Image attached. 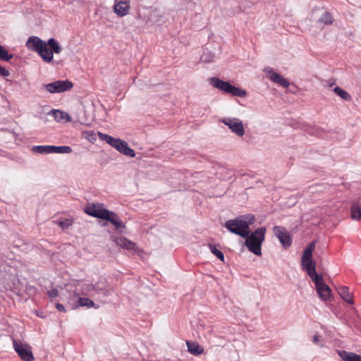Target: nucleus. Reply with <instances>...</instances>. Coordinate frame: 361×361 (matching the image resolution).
Returning a JSON list of instances; mask_svg holds the SVG:
<instances>
[{
	"label": "nucleus",
	"instance_id": "f257e3e1",
	"mask_svg": "<svg viewBox=\"0 0 361 361\" xmlns=\"http://www.w3.org/2000/svg\"><path fill=\"white\" fill-rule=\"evenodd\" d=\"M255 221V216L252 214H249L226 221L224 224V226L231 233L242 238H245L250 233V226L253 224Z\"/></svg>",
	"mask_w": 361,
	"mask_h": 361
},
{
	"label": "nucleus",
	"instance_id": "aec40b11",
	"mask_svg": "<svg viewBox=\"0 0 361 361\" xmlns=\"http://www.w3.org/2000/svg\"><path fill=\"white\" fill-rule=\"evenodd\" d=\"M44 41L39 37L32 36L28 38L26 42V47L32 51L37 52L41 46L44 44Z\"/></svg>",
	"mask_w": 361,
	"mask_h": 361
},
{
	"label": "nucleus",
	"instance_id": "423d86ee",
	"mask_svg": "<svg viewBox=\"0 0 361 361\" xmlns=\"http://www.w3.org/2000/svg\"><path fill=\"white\" fill-rule=\"evenodd\" d=\"M32 151L41 154H70L72 148L69 146L36 145L32 147Z\"/></svg>",
	"mask_w": 361,
	"mask_h": 361
},
{
	"label": "nucleus",
	"instance_id": "6e6552de",
	"mask_svg": "<svg viewBox=\"0 0 361 361\" xmlns=\"http://www.w3.org/2000/svg\"><path fill=\"white\" fill-rule=\"evenodd\" d=\"M73 84L68 80H56L51 83L44 84V89L49 93H61L71 90Z\"/></svg>",
	"mask_w": 361,
	"mask_h": 361
},
{
	"label": "nucleus",
	"instance_id": "20e7f679",
	"mask_svg": "<svg viewBox=\"0 0 361 361\" xmlns=\"http://www.w3.org/2000/svg\"><path fill=\"white\" fill-rule=\"evenodd\" d=\"M314 282L317 293L319 298L326 302H330L332 298V292L329 286L325 283L322 274H314L310 277Z\"/></svg>",
	"mask_w": 361,
	"mask_h": 361
},
{
	"label": "nucleus",
	"instance_id": "2eb2a0df",
	"mask_svg": "<svg viewBox=\"0 0 361 361\" xmlns=\"http://www.w3.org/2000/svg\"><path fill=\"white\" fill-rule=\"evenodd\" d=\"M267 77L272 82L277 83L284 88H287L290 85V82L287 79L284 78L279 73L275 72L271 67H265L263 69Z\"/></svg>",
	"mask_w": 361,
	"mask_h": 361
},
{
	"label": "nucleus",
	"instance_id": "f8f14e48",
	"mask_svg": "<svg viewBox=\"0 0 361 361\" xmlns=\"http://www.w3.org/2000/svg\"><path fill=\"white\" fill-rule=\"evenodd\" d=\"M225 126L239 137L245 134V128L242 121L237 118L225 117L221 120Z\"/></svg>",
	"mask_w": 361,
	"mask_h": 361
},
{
	"label": "nucleus",
	"instance_id": "ddd939ff",
	"mask_svg": "<svg viewBox=\"0 0 361 361\" xmlns=\"http://www.w3.org/2000/svg\"><path fill=\"white\" fill-rule=\"evenodd\" d=\"M273 232L284 248H288L291 245V236L285 227L281 226H275L273 228Z\"/></svg>",
	"mask_w": 361,
	"mask_h": 361
},
{
	"label": "nucleus",
	"instance_id": "58836bf2",
	"mask_svg": "<svg viewBox=\"0 0 361 361\" xmlns=\"http://www.w3.org/2000/svg\"><path fill=\"white\" fill-rule=\"evenodd\" d=\"M336 83V80L335 79H331L327 81L326 84L325 85L326 87H328L329 89L332 88L333 86L335 85Z\"/></svg>",
	"mask_w": 361,
	"mask_h": 361
},
{
	"label": "nucleus",
	"instance_id": "c85d7f7f",
	"mask_svg": "<svg viewBox=\"0 0 361 361\" xmlns=\"http://www.w3.org/2000/svg\"><path fill=\"white\" fill-rule=\"evenodd\" d=\"M48 44V46L50 47V50L52 51L53 53L59 54L62 48L60 46L59 43L54 39V38H50L47 42Z\"/></svg>",
	"mask_w": 361,
	"mask_h": 361
},
{
	"label": "nucleus",
	"instance_id": "2f4dec72",
	"mask_svg": "<svg viewBox=\"0 0 361 361\" xmlns=\"http://www.w3.org/2000/svg\"><path fill=\"white\" fill-rule=\"evenodd\" d=\"M324 331L326 337L329 341H332L336 339V336L337 334V331L335 327H328L324 330Z\"/></svg>",
	"mask_w": 361,
	"mask_h": 361
},
{
	"label": "nucleus",
	"instance_id": "b1692460",
	"mask_svg": "<svg viewBox=\"0 0 361 361\" xmlns=\"http://www.w3.org/2000/svg\"><path fill=\"white\" fill-rule=\"evenodd\" d=\"M188 350L193 355H200L204 352V348L196 342L188 341L186 342Z\"/></svg>",
	"mask_w": 361,
	"mask_h": 361
},
{
	"label": "nucleus",
	"instance_id": "7c9ffc66",
	"mask_svg": "<svg viewBox=\"0 0 361 361\" xmlns=\"http://www.w3.org/2000/svg\"><path fill=\"white\" fill-rule=\"evenodd\" d=\"M215 54L209 51H204L201 57L200 60L203 63H209L214 61Z\"/></svg>",
	"mask_w": 361,
	"mask_h": 361
},
{
	"label": "nucleus",
	"instance_id": "79ce46f5",
	"mask_svg": "<svg viewBox=\"0 0 361 361\" xmlns=\"http://www.w3.org/2000/svg\"><path fill=\"white\" fill-rule=\"evenodd\" d=\"M314 247V243H311L307 248H310L311 252H312Z\"/></svg>",
	"mask_w": 361,
	"mask_h": 361
},
{
	"label": "nucleus",
	"instance_id": "72a5a7b5",
	"mask_svg": "<svg viewBox=\"0 0 361 361\" xmlns=\"http://www.w3.org/2000/svg\"><path fill=\"white\" fill-rule=\"evenodd\" d=\"M340 98L345 101H351L352 97L346 91L340 89Z\"/></svg>",
	"mask_w": 361,
	"mask_h": 361
},
{
	"label": "nucleus",
	"instance_id": "4be33fe9",
	"mask_svg": "<svg viewBox=\"0 0 361 361\" xmlns=\"http://www.w3.org/2000/svg\"><path fill=\"white\" fill-rule=\"evenodd\" d=\"M43 59V61L46 63H50L53 60V54L52 51L48 48V44L47 42H44L42 46L39 48V49L37 52Z\"/></svg>",
	"mask_w": 361,
	"mask_h": 361
},
{
	"label": "nucleus",
	"instance_id": "39448f33",
	"mask_svg": "<svg viewBox=\"0 0 361 361\" xmlns=\"http://www.w3.org/2000/svg\"><path fill=\"white\" fill-rule=\"evenodd\" d=\"M340 298H341L348 305V317L350 321H354L357 311L354 306L353 293L350 291L348 286H340Z\"/></svg>",
	"mask_w": 361,
	"mask_h": 361
},
{
	"label": "nucleus",
	"instance_id": "393cba45",
	"mask_svg": "<svg viewBox=\"0 0 361 361\" xmlns=\"http://www.w3.org/2000/svg\"><path fill=\"white\" fill-rule=\"evenodd\" d=\"M340 357L344 361H361V355L345 350L340 351Z\"/></svg>",
	"mask_w": 361,
	"mask_h": 361
},
{
	"label": "nucleus",
	"instance_id": "412c9836",
	"mask_svg": "<svg viewBox=\"0 0 361 361\" xmlns=\"http://www.w3.org/2000/svg\"><path fill=\"white\" fill-rule=\"evenodd\" d=\"M350 217L354 221L361 220V198L352 202L350 206Z\"/></svg>",
	"mask_w": 361,
	"mask_h": 361
},
{
	"label": "nucleus",
	"instance_id": "1a4fd4ad",
	"mask_svg": "<svg viewBox=\"0 0 361 361\" xmlns=\"http://www.w3.org/2000/svg\"><path fill=\"white\" fill-rule=\"evenodd\" d=\"M301 264L302 269L306 271L309 277H312L313 275L317 274L315 268V262L312 260V252H311L310 248H306L304 250L301 259Z\"/></svg>",
	"mask_w": 361,
	"mask_h": 361
},
{
	"label": "nucleus",
	"instance_id": "f3484780",
	"mask_svg": "<svg viewBox=\"0 0 361 361\" xmlns=\"http://www.w3.org/2000/svg\"><path fill=\"white\" fill-rule=\"evenodd\" d=\"M115 149H117L120 153L129 157L133 158L135 157V151L128 146V144L126 141L121 139H119L118 142L115 146Z\"/></svg>",
	"mask_w": 361,
	"mask_h": 361
},
{
	"label": "nucleus",
	"instance_id": "4c0bfd02",
	"mask_svg": "<svg viewBox=\"0 0 361 361\" xmlns=\"http://www.w3.org/2000/svg\"><path fill=\"white\" fill-rule=\"evenodd\" d=\"M56 308L58 311L61 312H66V311L65 307L61 303H56Z\"/></svg>",
	"mask_w": 361,
	"mask_h": 361
},
{
	"label": "nucleus",
	"instance_id": "ea45409f",
	"mask_svg": "<svg viewBox=\"0 0 361 361\" xmlns=\"http://www.w3.org/2000/svg\"><path fill=\"white\" fill-rule=\"evenodd\" d=\"M313 342L317 345H320L319 336L317 335H314L313 337Z\"/></svg>",
	"mask_w": 361,
	"mask_h": 361
},
{
	"label": "nucleus",
	"instance_id": "f704fd0d",
	"mask_svg": "<svg viewBox=\"0 0 361 361\" xmlns=\"http://www.w3.org/2000/svg\"><path fill=\"white\" fill-rule=\"evenodd\" d=\"M72 224V221L68 219L65 220L60 221L59 222V225L62 228H67Z\"/></svg>",
	"mask_w": 361,
	"mask_h": 361
},
{
	"label": "nucleus",
	"instance_id": "7ed1b4c3",
	"mask_svg": "<svg viewBox=\"0 0 361 361\" xmlns=\"http://www.w3.org/2000/svg\"><path fill=\"white\" fill-rule=\"evenodd\" d=\"M209 83L221 92L234 97H243L247 94L245 90L232 85L228 81H224L216 77L211 78Z\"/></svg>",
	"mask_w": 361,
	"mask_h": 361
},
{
	"label": "nucleus",
	"instance_id": "6ab92c4d",
	"mask_svg": "<svg viewBox=\"0 0 361 361\" xmlns=\"http://www.w3.org/2000/svg\"><path fill=\"white\" fill-rule=\"evenodd\" d=\"M111 214H108V217H106L104 220L110 222L114 226L115 229L117 231H122L123 228H126L125 224L121 220L118 215L112 211H110Z\"/></svg>",
	"mask_w": 361,
	"mask_h": 361
},
{
	"label": "nucleus",
	"instance_id": "c756f323",
	"mask_svg": "<svg viewBox=\"0 0 361 361\" xmlns=\"http://www.w3.org/2000/svg\"><path fill=\"white\" fill-rule=\"evenodd\" d=\"M208 247H209L211 252L214 255H215L220 261H221L223 262H224V253L221 250L217 249L216 245H213V244L209 243L208 245Z\"/></svg>",
	"mask_w": 361,
	"mask_h": 361
},
{
	"label": "nucleus",
	"instance_id": "c03bdc74",
	"mask_svg": "<svg viewBox=\"0 0 361 361\" xmlns=\"http://www.w3.org/2000/svg\"><path fill=\"white\" fill-rule=\"evenodd\" d=\"M332 312H334L335 313V314L337 316V312H334V310H332Z\"/></svg>",
	"mask_w": 361,
	"mask_h": 361
},
{
	"label": "nucleus",
	"instance_id": "4468645a",
	"mask_svg": "<svg viewBox=\"0 0 361 361\" xmlns=\"http://www.w3.org/2000/svg\"><path fill=\"white\" fill-rule=\"evenodd\" d=\"M13 347L18 356L25 361H33L35 357L31 348L27 345L13 341Z\"/></svg>",
	"mask_w": 361,
	"mask_h": 361
},
{
	"label": "nucleus",
	"instance_id": "cd10ccee",
	"mask_svg": "<svg viewBox=\"0 0 361 361\" xmlns=\"http://www.w3.org/2000/svg\"><path fill=\"white\" fill-rule=\"evenodd\" d=\"M122 247L128 250H135L137 249L136 244L131 240L126 238H120L119 242H117Z\"/></svg>",
	"mask_w": 361,
	"mask_h": 361
},
{
	"label": "nucleus",
	"instance_id": "37998d69",
	"mask_svg": "<svg viewBox=\"0 0 361 361\" xmlns=\"http://www.w3.org/2000/svg\"><path fill=\"white\" fill-rule=\"evenodd\" d=\"M86 133L87 134H90V135H94V134L93 133V132L90 131V132H86Z\"/></svg>",
	"mask_w": 361,
	"mask_h": 361
},
{
	"label": "nucleus",
	"instance_id": "9b49d317",
	"mask_svg": "<svg viewBox=\"0 0 361 361\" xmlns=\"http://www.w3.org/2000/svg\"><path fill=\"white\" fill-rule=\"evenodd\" d=\"M312 17L320 25H330L334 19L331 13L324 8H315L312 10Z\"/></svg>",
	"mask_w": 361,
	"mask_h": 361
},
{
	"label": "nucleus",
	"instance_id": "9d476101",
	"mask_svg": "<svg viewBox=\"0 0 361 361\" xmlns=\"http://www.w3.org/2000/svg\"><path fill=\"white\" fill-rule=\"evenodd\" d=\"M84 212L91 216L103 220L108 217V214H111L110 210L104 208L102 204H88L85 207Z\"/></svg>",
	"mask_w": 361,
	"mask_h": 361
},
{
	"label": "nucleus",
	"instance_id": "f03ea898",
	"mask_svg": "<svg viewBox=\"0 0 361 361\" xmlns=\"http://www.w3.org/2000/svg\"><path fill=\"white\" fill-rule=\"evenodd\" d=\"M267 229L265 227H260L255 229L244 238L245 245L249 251L257 256L262 255V245L265 239Z\"/></svg>",
	"mask_w": 361,
	"mask_h": 361
},
{
	"label": "nucleus",
	"instance_id": "a19ab883",
	"mask_svg": "<svg viewBox=\"0 0 361 361\" xmlns=\"http://www.w3.org/2000/svg\"><path fill=\"white\" fill-rule=\"evenodd\" d=\"M334 92H335L337 95H338V86H336L332 88Z\"/></svg>",
	"mask_w": 361,
	"mask_h": 361
},
{
	"label": "nucleus",
	"instance_id": "dca6fc26",
	"mask_svg": "<svg viewBox=\"0 0 361 361\" xmlns=\"http://www.w3.org/2000/svg\"><path fill=\"white\" fill-rule=\"evenodd\" d=\"M129 0H115L114 4V11L119 17L126 16L130 10Z\"/></svg>",
	"mask_w": 361,
	"mask_h": 361
},
{
	"label": "nucleus",
	"instance_id": "5701e85b",
	"mask_svg": "<svg viewBox=\"0 0 361 361\" xmlns=\"http://www.w3.org/2000/svg\"><path fill=\"white\" fill-rule=\"evenodd\" d=\"M48 114L52 116L57 122H62L63 120H66V122L71 121V116L61 110L51 109Z\"/></svg>",
	"mask_w": 361,
	"mask_h": 361
},
{
	"label": "nucleus",
	"instance_id": "a211bd4d",
	"mask_svg": "<svg viewBox=\"0 0 361 361\" xmlns=\"http://www.w3.org/2000/svg\"><path fill=\"white\" fill-rule=\"evenodd\" d=\"M111 214H108V217H106L104 220L110 222L114 226L115 229L117 231H122L123 228H126L125 224L121 220L118 215L112 211H110Z\"/></svg>",
	"mask_w": 361,
	"mask_h": 361
},
{
	"label": "nucleus",
	"instance_id": "0eeeda50",
	"mask_svg": "<svg viewBox=\"0 0 361 361\" xmlns=\"http://www.w3.org/2000/svg\"><path fill=\"white\" fill-rule=\"evenodd\" d=\"M85 290L87 291L94 290L96 294L102 297H108L113 292V288L105 279L99 281L94 285H85Z\"/></svg>",
	"mask_w": 361,
	"mask_h": 361
},
{
	"label": "nucleus",
	"instance_id": "c9c22d12",
	"mask_svg": "<svg viewBox=\"0 0 361 361\" xmlns=\"http://www.w3.org/2000/svg\"><path fill=\"white\" fill-rule=\"evenodd\" d=\"M47 295L50 298H54L59 295V291L56 288H52L47 291Z\"/></svg>",
	"mask_w": 361,
	"mask_h": 361
},
{
	"label": "nucleus",
	"instance_id": "473e14b6",
	"mask_svg": "<svg viewBox=\"0 0 361 361\" xmlns=\"http://www.w3.org/2000/svg\"><path fill=\"white\" fill-rule=\"evenodd\" d=\"M13 56V54H8V51L3 46L0 45V59L8 61Z\"/></svg>",
	"mask_w": 361,
	"mask_h": 361
},
{
	"label": "nucleus",
	"instance_id": "e433bc0d",
	"mask_svg": "<svg viewBox=\"0 0 361 361\" xmlns=\"http://www.w3.org/2000/svg\"><path fill=\"white\" fill-rule=\"evenodd\" d=\"M10 75L8 70L0 66V75L2 77H8Z\"/></svg>",
	"mask_w": 361,
	"mask_h": 361
},
{
	"label": "nucleus",
	"instance_id": "a878e982",
	"mask_svg": "<svg viewBox=\"0 0 361 361\" xmlns=\"http://www.w3.org/2000/svg\"><path fill=\"white\" fill-rule=\"evenodd\" d=\"M98 136L100 140L105 141L107 144H109L112 147L115 148L116 145L118 142L120 138H115L109 135L98 132Z\"/></svg>",
	"mask_w": 361,
	"mask_h": 361
},
{
	"label": "nucleus",
	"instance_id": "bb28decb",
	"mask_svg": "<svg viewBox=\"0 0 361 361\" xmlns=\"http://www.w3.org/2000/svg\"><path fill=\"white\" fill-rule=\"evenodd\" d=\"M77 300L79 306L87 307L88 308L94 307L95 309H97L99 307L98 305H96L95 303L88 298H82L78 296L77 297Z\"/></svg>",
	"mask_w": 361,
	"mask_h": 361
}]
</instances>
